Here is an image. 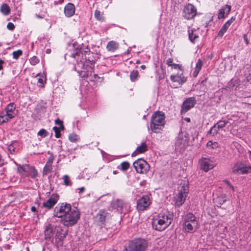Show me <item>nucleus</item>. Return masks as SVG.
Masks as SVG:
<instances>
[{"label":"nucleus","instance_id":"obj_24","mask_svg":"<svg viewBox=\"0 0 251 251\" xmlns=\"http://www.w3.org/2000/svg\"><path fill=\"white\" fill-rule=\"evenodd\" d=\"M148 150L147 146L145 142H143L141 144V145L139 147H138L136 150V151L132 153V156H135L136 154L138 153H142L146 151H147Z\"/></svg>","mask_w":251,"mask_h":251},{"label":"nucleus","instance_id":"obj_40","mask_svg":"<svg viewBox=\"0 0 251 251\" xmlns=\"http://www.w3.org/2000/svg\"><path fill=\"white\" fill-rule=\"evenodd\" d=\"M130 164L128 162H123L121 164V169L123 171H126L128 169Z\"/></svg>","mask_w":251,"mask_h":251},{"label":"nucleus","instance_id":"obj_5","mask_svg":"<svg viewBox=\"0 0 251 251\" xmlns=\"http://www.w3.org/2000/svg\"><path fill=\"white\" fill-rule=\"evenodd\" d=\"M148 246L147 241L143 238H135L129 241L122 251H146Z\"/></svg>","mask_w":251,"mask_h":251},{"label":"nucleus","instance_id":"obj_63","mask_svg":"<svg viewBox=\"0 0 251 251\" xmlns=\"http://www.w3.org/2000/svg\"><path fill=\"white\" fill-rule=\"evenodd\" d=\"M36 16L38 18H40V19H42L43 18L42 17L40 16V15H37Z\"/></svg>","mask_w":251,"mask_h":251},{"label":"nucleus","instance_id":"obj_2","mask_svg":"<svg viewBox=\"0 0 251 251\" xmlns=\"http://www.w3.org/2000/svg\"><path fill=\"white\" fill-rule=\"evenodd\" d=\"M173 220V215L168 213H159L153 219L152 226L155 230L162 231L171 224Z\"/></svg>","mask_w":251,"mask_h":251},{"label":"nucleus","instance_id":"obj_59","mask_svg":"<svg viewBox=\"0 0 251 251\" xmlns=\"http://www.w3.org/2000/svg\"><path fill=\"white\" fill-rule=\"evenodd\" d=\"M60 128L61 129V130H63L64 129V126L63 125V123L62 124V125H60Z\"/></svg>","mask_w":251,"mask_h":251},{"label":"nucleus","instance_id":"obj_1","mask_svg":"<svg viewBox=\"0 0 251 251\" xmlns=\"http://www.w3.org/2000/svg\"><path fill=\"white\" fill-rule=\"evenodd\" d=\"M82 53L81 51V49L77 48L73 53H72L69 56L73 58H75L77 61L78 59L77 57H79L82 55ZM75 69L79 74L80 76L84 79H89V80L93 81L97 78H99L98 75L94 74V79L92 76L93 73V68L90 66H87L86 67L84 62L80 61L77 62L75 65Z\"/></svg>","mask_w":251,"mask_h":251},{"label":"nucleus","instance_id":"obj_28","mask_svg":"<svg viewBox=\"0 0 251 251\" xmlns=\"http://www.w3.org/2000/svg\"><path fill=\"white\" fill-rule=\"evenodd\" d=\"M13 118V115L12 114H7L3 115H0V125H2L5 123L7 122L9 120Z\"/></svg>","mask_w":251,"mask_h":251},{"label":"nucleus","instance_id":"obj_42","mask_svg":"<svg viewBox=\"0 0 251 251\" xmlns=\"http://www.w3.org/2000/svg\"><path fill=\"white\" fill-rule=\"evenodd\" d=\"M22 54L23 51L21 50H19L17 51H14L12 53L13 57L15 59H18L19 58V57L22 55Z\"/></svg>","mask_w":251,"mask_h":251},{"label":"nucleus","instance_id":"obj_18","mask_svg":"<svg viewBox=\"0 0 251 251\" xmlns=\"http://www.w3.org/2000/svg\"><path fill=\"white\" fill-rule=\"evenodd\" d=\"M45 238L46 240L50 241L51 239L54 234V227L51 224H49L46 226V228L44 231Z\"/></svg>","mask_w":251,"mask_h":251},{"label":"nucleus","instance_id":"obj_30","mask_svg":"<svg viewBox=\"0 0 251 251\" xmlns=\"http://www.w3.org/2000/svg\"><path fill=\"white\" fill-rule=\"evenodd\" d=\"M124 206V201L121 200H117L113 202V207L118 210H122Z\"/></svg>","mask_w":251,"mask_h":251},{"label":"nucleus","instance_id":"obj_64","mask_svg":"<svg viewBox=\"0 0 251 251\" xmlns=\"http://www.w3.org/2000/svg\"><path fill=\"white\" fill-rule=\"evenodd\" d=\"M187 122H190V119L189 118H187L186 120Z\"/></svg>","mask_w":251,"mask_h":251},{"label":"nucleus","instance_id":"obj_14","mask_svg":"<svg viewBox=\"0 0 251 251\" xmlns=\"http://www.w3.org/2000/svg\"><path fill=\"white\" fill-rule=\"evenodd\" d=\"M200 169L207 172L213 169L215 165L213 161L209 158L203 157L199 160Z\"/></svg>","mask_w":251,"mask_h":251},{"label":"nucleus","instance_id":"obj_26","mask_svg":"<svg viewBox=\"0 0 251 251\" xmlns=\"http://www.w3.org/2000/svg\"><path fill=\"white\" fill-rule=\"evenodd\" d=\"M67 234V231H64L62 229H57L55 237L56 240L62 241L66 237Z\"/></svg>","mask_w":251,"mask_h":251},{"label":"nucleus","instance_id":"obj_23","mask_svg":"<svg viewBox=\"0 0 251 251\" xmlns=\"http://www.w3.org/2000/svg\"><path fill=\"white\" fill-rule=\"evenodd\" d=\"M30 166L28 165H23L18 167V173L22 176H26L28 175Z\"/></svg>","mask_w":251,"mask_h":251},{"label":"nucleus","instance_id":"obj_11","mask_svg":"<svg viewBox=\"0 0 251 251\" xmlns=\"http://www.w3.org/2000/svg\"><path fill=\"white\" fill-rule=\"evenodd\" d=\"M239 172L242 174L250 173L251 172V166L241 162H237L232 168V172L235 174Z\"/></svg>","mask_w":251,"mask_h":251},{"label":"nucleus","instance_id":"obj_34","mask_svg":"<svg viewBox=\"0 0 251 251\" xmlns=\"http://www.w3.org/2000/svg\"><path fill=\"white\" fill-rule=\"evenodd\" d=\"M95 18L100 22L104 21V17L103 16V13H101L100 11L96 10L94 13Z\"/></svg>","mask_w":251,"mask_h":251},{"label":"nucleus","instance_id":"obj_54","mask_svg":"<svg viewBox=\"0 0 251 251\" xmlns=\"http://www.w3.org/2000/svg\"><path fill=\"white\" fill-rule=\"evenodd\" d=\"M55 123L56 125L60 126V125H62V124L63 123V122L58 119L55 120Z\"/></svg>","mask_w":251,"mask_h":251},{"label":"nucleus","instance_id":"obj_41","mask_svg":"<svg viewBox=\"0 0 251 251\" xmlns=\"http://www.w3.org/2000/svg\"><path fill=\"white\" fill-rule=\"evenodd\" d=\"M28 174L30 175L31 178H35L37 176L38 172L35 168L30 167V171L28 173Z\"/></svg>","mask_w":251,"mask_h":251},{"label":"nucleus","instance_id":"obj_25","mask_svg":"<svg viewBox=\"0 0 251 251\" xmlns=\"http://www.w3.org/2000/svg\"><path fill=\"white\" fill-rule=\"evenodd\" d=\"M16 106L14 103L11 102L7 105L5 108L6 113L12 114L13 115V118L16 115L15 112Z\"/></svg>","mask_w":251,"mask_h":251},{"label":"nucleus","instance_id":"obj_52","mask_svg":"<svg viewBox=\"0 0 251 251\" xmlns=\"http://www.w3.org/2000/svg\"><path fill=\"white\" fill-rule=\"evenodd\" d=\"M172 68L175 69H179L181 71V66L179 64H177L174 63L172 66Z\"/></svg>","mask_w":251,"mask_h":251},{"label":"nucleus","instance_id":"obj_38","mask_svg":"<svg viewBox=\"0 0 251 251\" xmlns=\"http://www.w3.org/2000/svg\"><path fill=\"white\" fill-rule=\"evenodd\" d=\"M51 169L52 165L46 163L43 169V174L47 175L51 172Z\"/></svg>","mask_w":251,"mask_h":251},{"label":"nucleus","instance_id":"obj_6","mask_svg":"<svg viewBox=\"0 0 251 251\" xmlns=\"http://www.w3.org/2000/svg\"><path fill=\"white\" fill-rule=\"evenodd\" d=\"M178 193L175 197V205L176 206L180 207L185 202L186 198L189 192V187L188 185L185 183H181L178 187Z\"/></svg>","mask_w":251,"mask_h":251},{"label":"nucleus","instance_id":"obj_55","mask_svg":"<svg viewBox=\"0 0 251 251\" xmlns=\"http://www.w3.org/2000/svg\"><path fill=\"white\" fill-rule=\"evenodd\" d=\"M226 183L230 188H231L233 191L234 190V187L229 183V181H226Z\"/></svg>","mask_w":251,"mask_h":251},{"label":"nucleus","instance_id":"obj_21","mask_svg":"<svg viewBox=\"0 0 251 251\" xmlns=\"http://www.w3.org/2000/svg\"><path fill=\"white\" fill-rule=\"evenodd\" d=\"M235 20V18L234 17H232L230 19L228 20L222 27L219 33L218 34V36L222 37L225 32L226 31L227 28L230 26L231 24Z\"/></svg>","mask_w":251,"mask_h":251},{"label":"nucleus","instance_id":"obj_53","mask_svg":"<svg viewBox=\"0 0 251 251\" xmlns=\"http://www.w3.org/2000/svg\"><path fill=\"white\" fill-rule=\"evenodd\" d=\"M243 39L246 45H248L249 44V41L247 39V36L246 34H245L243 35Z\"/></svg>","mask_w":251,"mask_h":251},{"label":"nucleus","instance_id":"obj_31","mask_svg":"<svg viewBox=\"0 0 251 251\" xmlns=\"http://www.w3.org/2000/svg\"><path fill=\"white\" fill-rule=\"evenodd\" d=\"M0 11L5 15H8L10 12L9 6L6 3L2 4L0 6Z\"/></svg>","mask_w":251,"mask_h":251},{"label":"nucleus","instance_id":"obj_3","mask_svg":"<svg viewBox=\"0 0 251 251\" xmlns=\"http://www.w3.org/2000/svg\"><path fill=\"white\" fill-rule=\"evenodd\" d=\"M164 113L160 111L154 112L151 118L150 127L152 132L156 133L160 132L165 124Z\"/></svg>","mask_w":251,"mask_h":251},{"label":"nucleus","instance_id":"obj_56","mask_svg":"<svg viewBox=\"0 0 251 251\" xmlns=\"http://www.w3.org/2000/svg\"><path fill=\"white\" fill-rule=\"evenodd\" d=\"M4 63V61L0 59V70H1L3 69L2 64Z\"/></svg>","mask_w":251,"mask_h":251},{"label":"nucleus","instance_id":"obj_61","mask_svg":"<svg viewBox=\"0 0 251 251\" xmlns=\"http://www.w3.org/2000/svg\"><path fill=\"white\" fill-rule=\"evenodd\" d=\"M248 154H249V157L250 159H251V151H248Z\"/></svg>","mask_w":251,"mask_h":251},{"label":"nucleus","instance_id":"obj_39","mask_svg":"<svg viewBox=\"0 0 251 251\" xmlns=\"http://www.w3.org/2000/svg\"><path fill=\"white\" fill-rule=\"evenodd\" d=\"M207 147H210L212 149H217L219 147V144L216 142H213L212 141H209L207 143Z\"/></svg>","mask_w":251,"mask_h":251},{"label":"nucleus","instance_id":"obj_32","mask_svg":"<svg viewBox=\"0 0 251 251\" xmlns=\"http://www.w3.org/2000/svg\"><path fill=\"white\" fill-rule=\"evenodd\" d=\"M194 31L193 29L188 30L189 40L193 43H194L195 40L199 38V36L194 33Z\"/></svg>","mask_w":251,"mask_h":251},{"label":"nucleus","instance_id":"obj_43","mask_svg":"<svg viewBox=\"0 0 251 251\" xmlns=\"http://www.w3.org/2000/svg\"><path fill=\"white\" fill-rule=\"evenodd\" d=\"M37 134L38 136H40L42 138H45L48 135L49 133L45 129H41L38 131Z\"/></svg>","mask_w":251,"mask_h":251},{"label":"nucleus","instance_id":"obj_33","mask_svg":"<svg viewBox=\"0 0 251 251\" xmlns=\"http://www.w3.org/2000/svg\"><path fill=\"white\" fill-rule=\"evenodd\" d=\"M220 128L217 126V124H215L208 131V133L211 134L212 136L216 135L218 133V131Z\"/></svg>","mask_w":251,"mask_h":251},{"label":"nucleus","instance_id":"obj_51","mask_svg":"<svg viewBox=\"0 0 251 251\" xmlns=\"http://www.w3.org/2000/svg\"><path fill=\"white\" fill-rule=\"evenodd\" d=\"M173 59L172 58H169L166 60V64L168 66H171L174 64L173 63Z\"/></svg>","mask_w":251,"mask_h":251},{"label":"nucleus","instance_id":"obj_15","mask_svg":"<svg viewBox=\"0 0 251 251\" xmlns=\"http://www.w3.org/2000/svg\"><path fill=\"white\" fill-rule=\"evenodd\" d=\"M59 200V196L56 193L52 194L50 198L43 203V207L50 209Z\"/></svg>","mask_w":251,"mask_h":251},{"label":"nucleus","instance_id":"obj_48","mask_svg":"<svg viewBox=\"0 0 251 251\" xmlns=\"http://www.w3.org/2000/svg\"><path fill=\"white\" fill-rule=\"evenodd\" d=\"M48 153L50 154V155L49 157L48 161L46 163L50 164L52 165V163L54 159V157L53 155L52 154V153H51L50 151L48 152Z\"/></svg>","mask_w":251,"mask_h":251},{"label":"nucleus","instance_id":"obj_60","mask_svg":"<svg viewBox=\"0 0 251 251\" xmlns=\"http://www.w3.org/2000/svg\"><path fill=\"white\" fill-rule=\"evenodd\" d=\"M146 66H145V65H141V68L142 69H143V70L145 69H146Z\"/></svg>","mask_w":251,"mask_h":251},{"label":"nucleus","instance_id":"obj_37","mask_svg":"<svg viewBox=\"0 0 251 251\" xmlns=\"http://www.w3.org/2000/svg\"><path fill=\"white\" fill-rule=\"evenodd\" d=\"M17 145V143L16 141H14L8 146V149L11 153H13L15 152L16 146Z\"/></svg>","mask_w":251,"mask_h":251},{"label":"nucleus","instance_id":"obj_58","mask_svg":"<svg viewBox=\"0 0 251 251\" xmlns=\"http://www.w3.org/2000/svg\"><path fill=\"white\" fill-rule=\"evenodd\" d=\"M31 211L35 212L36 211V208L35 206H32L31 208Z\"/></svg>","mask_w":251,"mask_h":251},{"label":"nucleus","instance_id":"obj_36","mask_svg":"<svg viewBox=\"0 0 251 251\" xmlns=\"http://www.w3.org/2000/svg\"><path fill=\"white\" fill-rule=\"evenodd\" d=\"M69 139L71 142L75 143L79 140V137L77 134L72 133L69 135Z\"/></svg>","mask_w":251,"mask_h":251},{"label":"nucleus","instance_id":"obj_8","mask_svg":"<svg viewBox=\"0 0 251 251\" xmlns=\"http://www.w3.org/2000/svg\"><path fill=\"white\" fill-rule=\"evenodd\" d=\"M71 205L68 203H59L54 209L53 215L58 218H63L70 212Z\"/></svg>","mask_w":251,"mask_h":251},{"label":"nucleus","instance_id":"obj_17","mask_svg":"<svg viewBox=\"0 0 251 251\" xmlns=\"http://www.w3.org/2000/svg\"><path fill=\"white\" fill-rule=\"evenodd\" d=\"M170 79L172 81L177 82L179 84H182L187 81V78L184 76L182 72L171 75Z\"/></svg>","mask_w":251,"mask_h":251},{"label":"nucleus","instance_id":"obj_29","mask_svg":"<svg viewBox=\"0 0 251 251\" xmlns=\"http://www.w3.org/2000/svg\"><path fill=\"white\" fill-rule=\"evenodd\" d=\"M202 66V62L200 59H199L196 63L195 70L193 73V75L194 77H196L197 76L198 74L201 69Z\"/></svg>","mask_w":251,"mask_h":251},{"label":"nucleus","instance_id":"obj_19","mask_svg":"<svg viewBox=\"0 0 251 251\" xmlns=\"http://www.w3.org/2000/svg\"><path fill=\"white\" fill-rule=\"evenodd\" d=\"M231 6L226 4L219 10L218 18L219 19L224 18L227 16L231 10Z\"/></svg>","mask_w":251,"mask_h":251},{"label":"nucleus","instance_id":"obj_10","mask_svg":"<svg viewBox=\"0 0 251 251\" xmlns=\"http://www.w3.org/2000/svg\"><path fill=\"white\" fill-rule=\"evenodd\" d=\"M197 14L196 8L191 3L184 6L182 11V16L188 20L193 19Z\"/></svg>","mask_w":251,"mask_h":251},{"label":"nucleus","instance_id":"obj_4","mask_svg":"<svg viewBox=\"0 0 251 251\" xmlns=\"http://www.w3.org/2000/svg\"><path fill=\"white\" fill-rule=\"evenodd\" d=\"M183 229L184 232L193 233L199 228V221L192 213H187L183 218Z\"/></svg>","mask_w":251,"mask_h":251},{"label":"nucleus","instance_id":"obj_47","mask_svg":"<svg viewBox=\"0 0 251 251\" xmlns=\"http://www.w3.org/2000/svg\"><path fill=\"white\" fill-rule=\"evenodd\" d=\"M53 130L55 132V136L56 138H58L60 137L61 134L60 132V130L58 127L57 126H54L53 127Z\"/></svg>","mask_w":251,"mask_h":251},{"label":"nucleus","instance_id":"obj_57","mask_svg":"<svg viewBox=\"0 0 251 251\" xmlns=\"http://www.w3.org/2000/svg\"><path fill=\"white\" fill-rule=\"evenodd\" d=\"M78 189H79L78 193L79 194H81L84 191V190H85V188L84 187H82L79 188Z\"/></svg>","mask_w":251,"mask_h":251},{"label":"nucleus","instance_id":"obj_50","mask_svg":"<svg viewBox=\"0 0 251 251\" xmlns=\"http://www.w3.org/2000/svg\"><path fill=\"white\" fill-rule=\"evenodd\" d=\"M7 28L9 30H13L15 28V25L12 23L9 22L7 24Z\"/></svg>","mask_w":251,"mask_h":251},{"label":"nucleus","instance_id":"obj_7","mask_svg":"<svg viewBox=\"0 0 251 251\" xmlns=\"http://www.w3.org/2000/svg\"><path fill=\"white\" fill-rule=\"evenodd\" d=\"M80 218L79 212L77 209L73 210L71 209L70 212L63 218V222L64 226H71L74 225Z\"/></svg>","mask_w":251,"mask_h":251},{"label":"nucleus","instance_id":"obj_62","mask_svg":"<svg viewBox=\"0 0 251 251\" xmlns=\"http://www.w3.org/2000/svg\"><path fill=\"white\" fill-rule=\"evenodd\" d=\"M113 173V174L116 175L118 173V172L117 171H114Z\"/></svg>","mask_w":251,"mask_h":251},{"label":"nucleus","instance_id":"obj_13","mask_svg":"<svg viewBox=\"0 0 251 251\" xmlns=\"http://www.w3.org/2000/svg\"><path fill=\"white\" fill-rule=\"evenodd\" d=\"M197 103V100L194 97L187 98L181 105V112L186 113L193 108Z\"/></svg>","mask_w":251,"mask_h":251},{"label":"nucleus","instance_id":"obj_46","mask_svg":"<svg viewBox=\"0 0 251 251\" xmlns=\"http://www.w3.org/2000/svg\"><path fill=\"white\" fill-rule=\"evenodd\" d=\"M30 64L32 65H35L39 62V59L36 56H33L29 59Z\"/></svg>","mask_w":251,"mask_h":251},{"label":"nucleus","instance_id":"obj_20","mask_svg":"<svg viewBox=\"0 0 251 251\" xmlns=\"http://www.w3.org/2000/svg\"><path fill=\"white\" fill-rule=\"evenodd\" d=\"M189 140L188 137L186 135L184 138L181 137V135L179 134V137L176 140V146L177 147L182 149L185 148L188 144Z\"/></svg>","mask_w":251,"mask_h":251},{"label":"nucleus","instance_id":"obj_35","mask_svg":"<svg viewBox=\"0 0 251 251\" xmlns=\"http://www.w3.org/2000/svg\"><path fill=\"white\" fill-rule=\"evenodd\" d=\"M139 76V73L137 71L133 70L131 72L130 74V78L131 81H135Z\"/></svg>","mask_w":251,"mask_h":251},{"label":"nucleus","instance_id":"obj_45","mask_svg":"<svg viewBox=\"0 0 251 251\" xmlns=\"http://www.w3.org/2000/svg\"><path fill=\"white\" fill-rule=\"evenodd\" d=\"M227 123H228V121L220 120L216 123V124H217V126H218L221 129V128L224 127Z\"/></svg>","mask_w":251,"mask_h":251},{"label":"nucleus","instance_id":"obj_49","mask_svg":"<svg viewBox=\"0 0 251 251\" xmlns=\"http://www.w3.org/2000/svg\"><path fill=\"white\" fill-rule=\"evenodd\" d=\"M38 82L40 84V86H43L44 84L46 82V79L43 76L42 77L37 78Z\"/></svg>","mask_w":251,"mask_h":251},{"label":"nucleus","instance_id":"obj_22","mask_svg":"<svg viewBox=\"0 0 251 251\" xmlns=\"http://www.w3.org/2000/svg\"><path fill=\"white\" fill-rule=\"evenodd\" d=\"M75 12V7L74 4L69 3L64 7V13L68 17L72 16Z\"/></svg>","mask_w":251,"mask_h":251},{"label":"nucleus","instance_id":"obj_12","mask_svg":"<svg viewBox=\"0 0 251 251\" xmlns=\"http://www.w3.org/2000/svg\"><path fill=\"white\" fill-rule=\"evenodd\" d=\"M151 203L150 196L148 195H143L137 201V209L138 211L146 210Z\"/></svg>","mask_w":251,"mask_h":251},{"label":"nucleus","instance_id":"obj_27","mask_svg":"<svg viewBox=\"0 0 251 251\" xmlns=\"http://www.w3.org/2000/svg\"><path fill=\"white\" fill-rule=\"evenodd\" d=\"M119 47L118 44L113 41H111L108 42L107 45V50L109 51L114 52Z\"/></svg>","mask_w":251,"mask_h":251},{"label":"nucleus","instance_id":"obj_9","mask_svg":"<svg viewBox=\"0 0 251 251\" xmlns=\"http://www.w3.org/2000/svg\"><path fill=\"white\" fill-rule=\"evenodd\" d=\"M133 166L138 173L146 174L150 169L148 163L143 159H138L133 163Z\"/></svg>","mask_w":251,"mask_h":251},{"label":"nucleus","instance_id":"obj_16","mask_svg":"<svg viewBox=\"0 0 251 251\" xmlns=\"http://www.w3.org/2000/svg\"><path fill=\"white\" fill-rule=\"evenodd\" d=\"M107 212L104 210H100L95 217V222L99 225H104Z\"/></svg>","mask_w":251,"mask_h":251},{"label":"nucleus","instance_id":"obj_44","mask_svg":"<svg viewBox=\"0 0 251 251\" xmlns=\"http://www.w3.org/2000/svg\"><path fill=\"white\" fill-rule=\"evenodd\" d=\"M65 185L67 186H71L72 184L71 180H70L69 176L67 175H65L63 177Z\"/></svg>","mask_w":251,"mask_h":251}]
</instances>
